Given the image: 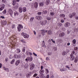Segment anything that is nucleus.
<instances>
[{
  "label": "nucleus",
  "instance_id": "nucleus-1",
  "mask_svg": "<svg viewBox=\"0 0 78 78\" xmlns=\"http://www.w3.org/2000/svg\"><path fill=\"white\" fill-rule=\"evenodd\" d=\"M18 25L19 26L17 27L18 30V31H21V28H23V26H22V25L20 24H19Z\"/></svg>",
  "mask_w": 78,
  "mask_h": 78
},
{
  "label": "nucleus",
  "instance_id": "nucleus-2",
  "mask_svg": "<svg viewBox=\"0 0 78 78\" xmlns=\"http://www.w3.org/2000/svg\"><path fill=\"white\" fill-rule=\"evenodd\" d=\"M1 7L0 8V11H2L3 9H4L5 7V5L4 4H2L1 5Z\"/></svg>",
  "mask_w": 78,
  "mask_h": 78
},
{
  "label": "nucleus",
  "instance_id": "nucleus-3",
  "mask_svg": "<svg viewBox=\"0 0 78 78\" xmlns=\"http://www.w3.org/2000/svg\"><path fill=\"white\" fill-rule=\"evenodd\" d=\"M8 12L9 14L10 15H11V16L12 17H14V16H13V15L12 14H13V13H12V10H11V9H9L8 10Z\"/></svg>",
  "mask_w": 78,
  "mask_h": 78
},
{
  "label": "nucleus",
  "instance_id": "nucleus-4",
  "mask_svg": "<svg viewBox=\"0 0 78 78\" xmlns=\"http://www.w3.org/2000/svg\"><path fill=\"white\" fill-rule=\"evenodd\" d=\"M35 67V65L34 64H32L30 66V70H33L34 67Z\"/></svg>",
  "mask_w": 78,
  "mask_h": 78
},
{
  "label": "nucleus",
  "instance_id": "nucleus-5",
  "mask_svg": "<svg viewBox=\"0 0 78 78\" xmlns=\"http://www.w3.org/2000/svg\"><path fill=\"white\" fill-rule=\"evenodd\" d=\"M31 72H29L27 74L26 77L27 78H30V76H31Z\"/></svg>",
  "mask_w": 78,
  "mask_h": 78
},
{
  "label": "nucleus",
  "instance_id": "nucleus-6",
  "mask_svg": "<svg viewBox=\"0 0 78 78\" xmlns=\"http://www.w3.org/2000/svg\"><path fill=\"white\" fill-rule=\"evenodd\" d=\"M19 64H20V60H18L16 62L15 65V66H19Z\"/></svg>",
  "mask_w": 78,
  "mask_h": 78
},
{
  "label": "nucleus",
  "instance_id": "nucleus-7",
  "mask_svg": "<svg viewBox=\"0 0 78 78\" xmlns=\"http://www.w3.org/2000/svg\"><path fill=\"white\" fill-rule=\"evenodd\" d=\"M44 3H45V2H44L40 3L39 6H41V7L44 6Z\"/></svg>",
  "mask_w": 78,
  "mask_h": 78
},
{
  "label": "nucleus",
  "instance_id": "nucleus-8",
  "mask_svg": "<svg viewBox=\"0 0 78 78\" xmlns=\"http://www.w3.org/2000/svg\"><path fill=\"white\" fill-rule=\"evenodd\" d=\"M34 6L35 8H37L38 7V3L37 2H35L34 3Z\"/></svg>",
  "mask_w": 78,
  "mask_h": 78
},
{
  "label": "nucleus",
  "instance_id": "nucleus-9",
  "mask_svg": "<svg viewBox=\"0 0 78 78\" xmlns=\"http://www.w3.org/2000/svg\"><path fill=\"white\" fill-rule=\"evenodd\" d=\"M70 25V23L69 22H67L65 24V27H68Z\"/></svg>",
  "mask_w": 78,
  "mask_h": 78
},
{
  "label": "nucleus",
  "instance_id": "nucleus-10",
  "mask_svg": "<svg viewBox=\"0 0 78 78\" xmlns=\"http://www.w3.org/2000/svg\"><path fill=\"white\" fill-rule=\"evenodd\" d=\"M47 20H45L43 21L42 23H41L42 25H44L45 24H46L47 23Z\"/></svg>",
  "mask_w": 78,
  "mask_h": 78
},
{
  "label": "nucleus",
  "instance_id": "nucleus-11",
  "mask_svg": "<svg viewBox=\"0 0 78 78\" xmlns=\"http://www.w3.org/2000/svg\"><path fill=\"white\" fill-rule=\"evenodd\" d=\"M29 37V35L28 34H26L24 35V37L26 39H27Z\"/></svg>",
  "mask_w": 78,
  "mask_h": 78
},
{
  "label": "nucleus",
  "instance_id": "nucleus-12",
  "mask_svg": "<svg viewBox=\"0 0 78 78\" xmlns=\"http://www.w3.org/2000/svg\"><path fill=\"white\" fill-rule=\"evenodd\" d=\"M65 34L64 33H61L59 35V37H62L64 36Z\"/></svg>",
  "mask_w": 78,
  "mask_h": 78
},
{
  "label": "nucleus",
  "instance_id": "nucleus-13",
  "mask_svg": "<svg viewBox=\"0 0 78 78\" xmlns=\"http://www.w3.org/2000/svg\"><path fill=\"white\" fill-rule=\"evenodd\" d=\"M67 54V52L66 51H63V52L62 53V55H63V56H65Z\"/></svg>",
  "mask_w": 78,
  "mask_h": 78
},
{
  "label": "nucleus",
  "instance_id": "nucleus-14",
  "mask_svg": "<svg viewBox=\"0 0 78 78\" xmlns=\"http://www.w3.org/2000/svg\"><path fill=\"white\" fill-rule=\"evenodd\" d=\"M49 3H50V0H46V4L48 5H49Z\"/></svg>",
  "mask_w": 78,
  "mask_h": 78
},
{
  "label": "nucleus",
  "instance_id": "nucleus-15",
  "mask_svg": "<svg viewBox=\"0 0 78 78\" xmlns=\"http://www.w3.org/2000/svg\"><path fill=\"white\" fill-rule=\"evenodd\" d=\"M42 43L43 44H42V45H43V47H44V48H46V46L45 45V42L44 41H43Z\"/></svg>",
  "mask_w": 78,
  "mask_h": 78
},
{
  "label": "nucleus",
  "instance_id": "nucleus-16",
  "mask_svg": "<svg viewBox=\"0 0 78 78\" xmlns=\"http://www.w3.org/2000/svg\"><path fill=\"white\" fill-rule=\"evenodd\" d=\"M48 12V11H47V10H46L43 11L42 12V14H47V13Z\"/></svg>",
  "mask_w": 78,
  "mask_h": 78
},
{
  "label": "nucleus",
  "instance_id": "nucleus-17",
  "mask_svg": "<svg viewBox=\"0 0 78 78\" xmlns=\"http://www.w3.org/2000/svg\"><path fill=\"white\" fill-rule=\"evenodd\" d=\"M75 51H73L72 53L70 55V57L74 56H73V55L74 54H75Z\"/></svg>",
  "mask_w": 78,
  "mask_h": 78
},
{
  "label": "nucleus",
  "instance_id": "nucleus-18",
  "mask_svg": "<svg viewBox=\"0 0 78 78\" xmlns=\"http://www.w3.org/2000/svg\"><path fill=\"white\" fill-rule=\"evenodd\" d=\"M3 69L4 70H5V71H7V72H8L9 71V69L8 68H5V67H3Z\"/></svg>",
  "mask_w": 78,
  "mask_h": 78
},
{
  "label": "nucleus",
  "instance_id": "nucleus-19",
  "mask_svg": "<svg viewBox=\"0 0 78 78\" xmlns=\"http://www.w3.org/2000/svg\"><path fill=\"white\" fill-rule=\"evenodd\" d=\"M28 60L29 61H32V60H33L32 57H30L29 58H28Z\"/></svg>",
  "mask_w": 78,
  "mask_h": 78
},
{
  "label": "nucleus",
  "instance_id": "nucleus-20",
  "mask_svg": "<svg viewBox=\"0 0 78 78\" xmlns=\"http://www.w3.org/2000/svg\"><path fill=\"white\" fill-rule=\"evenodd\" d=\"M66 15L64 14H60V17H64Z\"/></svg>",
  "mask_w": 78,
  "mask_h": 78
},
{
  "label": "nucleus",
  "instance_id": "nucleus-21",
  "mask_svg": "<svg viewBox=\"0 0 78 78\" xmlns=\"http://www.w3.org/2000/svg\"><path fill=\"white\" fill-rule=\"evenodd\" d=\"M23 12H26L27 11V8L26 7H24L23 8Z\"/></svg>",
  "mask_w": 78,
  "mask_h": 78
},
{
  "label": "nucleus",
  "instance_id": "nucleus-22",
  "mask_svg": "<svg viewBox=\"0 0 78 78\" xmlns=\"http://www.w3.org/2000/svg\"><path fill=\"white\" fill-rule=\"evenodd\" d=\"M16 1L15 0H13L12 1V5L13 6H14L16 5Z\"/></svg>",
  "mask_w": 78,
  "mask_h": 78
},
{
  "label": "nucleus",
  "instance_id": "nucleus-23",
  "mask_svg": "<svg viewBox=\"0 0 78 78\" xmlns=\"http://www.w3.org/2000/svg\"><path fill=\"white\" fill-rule=\"evenodd\" d=\"M62 68H61L60 69V71H64V67H63V66H62L61 67Z\"/></svg>",
  "mask_w": 78,
  "mask_h": 78
},
{
  "label": "nucleus",
  "instance_id": "nucleus-24",
  "mask_svg": "<svg viewBox=\"0 0 78 78\" xmlns=\"http://www.w3.org/2000/svg\"><path fill=\"white\" fill-rule=\"evenodd\" d=\"M19 11L20 12H22V8L21 7H20L19 9Z\"/></svg>",
  "mask_w": 78,
  "mask_h": 78
},
{
  "label": "nucleus",
  "instance_id": "nucleus-25",
  "mask_svg": "<svg viewBox=\"0 0 78 78\" xmlns=\"http://www.w3.org/2000/svg\"><path fill=\"white\" fill-rule=\"evenodd\" d=\"M72 15L74 17H75L76 16V14L75 13V12H73L72 14Z\"/></svg>",
  "mask_w": 78,
  "mask_h": 78
},
{
  "label": "nucleus",
  "instance_id": "nucleus-26",
  "mask_svg": "<svg viewBox=\"0 0 78 78\" xmlns=\"http://www.w3.org/2000/svg\"><path fill=\"white\" fill-rule=\"evenodd\" d=\"M44 70H42V69H41L40 71V74H42V73H44Z\"/></svg>",
  "mask_w": 78,
  "mask_h": 78
},
{
  "label": "nucleus",
  "instance_id": "nucleus-27",
  "mask_svg": "<svg viewBox=\"0 0 78 78\" xmlns=\"http://www.w3.org/2000/svg\"><path fill=\"white\" fill-rule=\"evenodd\" d=\"M48 34H50L51 35L52 34V33L51 32V31L50 30H49L48 31Z\"/></svg>",
  "mask_w": 78,
  "mask_h": 78
},
{
  "label": "nucleus",
  "instance_id": "nucleus-28",
  "mask_svg": "<svg viewBox=\"0 0 78 78\" xmlns=\"http://www.w3.org/2000/svg\"><path fill=\"white\" fill-rule=\"evenodd\" d=\"M14 62H15V59H13L11 62V64H12L14 63Z\"/></svg>",
  "mask_w": 78,
  "mask_h": 78
},
{
  "label": "nucleus",
  "instance_id": "nucleus-29",
  "mask_svg": "<svg viewBox=\"0 0 78 78\" xmlns=\"http://www.w3.org/2000/svg\"><path fill=\"white\" fill-rule=\"evenodd\" d=\"M70 57L71 61H73V60H74V59H75V56H72Z\"/></svg>",
  "mask_w": 78,
  "mask_h": 78
},
{
  "label": "nucleus",
  "instance_id": "nucleus-30",
  "mask_svg": "<svg viewBox=\"0 0 78 78\" xmlns=\"http://www.w3.org/2000/svg\"><path fill=\"white\" fill-rule=\"evenodd\" d=\"M78 57H76L75 59V61H74V62H77V61H78Z\"/></svg>",
  "mask_w": 78,
  "mask_h": 78
},
{
  "label": "nucleus",
  "instance_id": "nucleus-31",
  "mask_svg": "<svg viewBox=\"0 0 78 78\" xmlns=\"http://www.w3.org/2000/svg\"><path fill=\"white\" fill-rule=\"evenodd\" d=\"M73 44H76V40L75 39H74L73 41Z\"/></svg>",
  "mask_w": 78,
  "mask_h": 78
},
{
  "label": "nucleus",
  "instance_id": "nucleus-32",
  "mask_svg": "<svg viewBox=\"0 0 78 78\" xmlns=\"http://www.w3.org/2000/svg\"><path fill=\"white\" fill-rule=\"evenodd\" d=\"M19 58V57H18V55H17L16 54H15L14 56V58Z\"/></svg>",
  "mask_w": 78,
  "mask_h": 78
},
{
  "label": "nucleus",
  "instance_id": "nucleus-33",
  "mask_svg": "<svg viewBox=\"0 0 78 78\" xmlns=\"http://www.w3.org/2000/svg\"><path fill=\"white\" fill-rule=\"evenodd\" d=\"M71 32V30L70 29H68V32H67V34H70V33Z\"/></svg>",
  "mask_w": 78,
  "mask_h": 78
},
{
  "label": "nucleus",
  "instance_id": "nucleus-34",
  "mask_svg": "<svg viewBox=\"0 0 78 78\" xmlns=\"http://www.w3.org/2000/svg\"><path fill=\"white\" fill-rule=\"evenodd\" d=\"M28 67V64H26L25 65V68L26 69H27Z\"/></svg>",
  "mask_w": 78,
  "mask_h": 78
},
{
  "label": "nucleus",
  "instance_id": "nucleus-35",
  "mask_svg": "<svg viewBox=\"0 0 78 78\" xmlns=\"http://www.w3.org/2000/svg\"><path fill=\"white\" fill-rule=\"evenodd\" d=\"M58 25L59 27H61L62 26V23H58Z\"/></svg>",
  "mask_w": 78,
  "mask_h": 78
},
{
  "label": "nucleus",
  "instance_id": "nucleus-36",
  "mask_svg": "<svg viewBox=\"0 0 78 78\" xmlns=\"http://www.w3.org/2000/svg\"><path fill=\"white\" fill-rule=\"evenodd\" d=\"M38 75V74L37 73H35L33 76V77H36V76H37Z\"/></svg>",
  "mask_w": 78,
  "mask_h": 78
},
{
  "label": "nucleus",
  "instance_id": "nucleus-37",
  "mask_svg": "<svg viewBox=\"0 0 78 78\" xmlns=\"http://www.w3.org/2000/svg\"><path fill=\"white\" fill-rule=\"evenodd\" d=\"M42 18L41 16H38V20H42Z\"/></svg>",
  "mask_w": 78,
  "mask_h": 78
},
{
  "label": "nucleus",
  "instance_id": "nucleus-38",
  "mask_svg": "<svg viewBox=\"0 0 78 78\" xmlns=\"http://www.w3.org/2000/svg\"><path fill=\"white\" fill-rule=\"evenodd\" d=\"M21 42H22V43H26V42L25 41L23 40H22V39L21 40Z\"/></svg>",
  "mask_w": 78,
  "mask_h": 78
},
{
  "label": "nucleus",
  "instance_id": "nucleus-39",
  "mask_svg": "<svg viewBox=\"0 0 78 78\" xmlns=\"http://www.w3.org/2000/svg\"><path fill=\"white\" fill-rule=\"evenodd\" d=\"M34 19V17H32L30 18V20L31 22H32V21H33Z\"/></svg>",
  "mask_w": 78,
  "mask_h": 78
},
{
  "label": "nucleus",
  "instance_id": "nucleus-40",
  "mask_svg": "<svg viewBox=\"0 0 78 78\" xmlns=\"http://www.w3.org/2000/svg\"><path fill=\"white\" fill-rule=\"evenodd\" d=\"M51 16H54V12H50V13Z\"/></svg>",
  "mask_w": 78,
  "mask_h": 78
},
{
  "label": "nucleus",
  "instance_id": "nucleus-41",
  "mask_svg": "<svg viewBox=\"0 0 78 78\" xmlns=\"http://www.w3.org/2000/svg\"><path fill=\"white\" fill-rule=\"evenodd\" d=\"M6 9L4 10V11L2 13L3 14H6Z\"/></svg>",
  "mask_w": 78,
  "mask_h": 78
},
{
  "label": "nucleus",
  "instance_id": "nucleus-42",
  "mask_svg": "<svg viewBox=\"0 0 78 78\" xmlns=\"http://www.w3.org/2000/svg\"><path fill=\"white\" fill-rule=\"evenodd\" d=\"M51 19V17H48L47 18V19L48 20H50Z\"/></svg>",
  "mask_w": 78,
  "mask_h": 78
},
{
  "label": "nucleus",
  "instance_id": "nucleus-43",
  "mask_svg": "<svg viewBox=\"0 0 78 78\" xmlns=\"http://www.w3.org/2000/svg\"><path fill=\"white\" fill-rule=\"evenodd\" d=\"M7 23V22L6 21H5L3 22V25H6Z\"/></svg>",
  "mask_w": 78,
  "mask_h": 78
},
{
  "label": "nucleus",
  "instance_id": "nucleus-44",
  "mask_svg": "<svg viewBox=\"0 0 78 78\" xmlns=\"http://www.w3.org/2000/svg\"><path fill=\"white\" fill-rule=\"evenodd\" d=\"M17 14H18V13L17 12H14V15L15 16H16V15H17Z\"/></svg>",
  "mask_w": 78,
  "mask_h": 78
},
{
  "label": "nucleus",
  "instance_id": "nucleus-45",
  "mask_svg": "<svg viewBox=\"0 0 78 78\" xmlns=\"http://www.w3.org/2000/svg\"><path fill=\"white\" fill-rule=\"evenodd\" d=\"M69 17L70 18H72L73 17V16L72 15H72L70 14L69 15Z\"/></svg>",
  "mask_w": 78,
  "mask_h": 78
},
{
  "label": "nucleus",
  "instance_id": "nucleus-46",
  "mask_svg": "<svg viewBox=\"0 0 78 78\" xmlns=\"http://www.w3.org/2000/svg\"><path fill=\"white\" fill-rule=\"evenodd\" d=\"M42 34L43 36H44V35H45V32H44V31L43 30L42 31Z\"/></svg>",
  "mask_w": 78,
  "mask_h": 78
},
{
  "label": "nucleus",
  "instance_id": "nucleus-47",
  "mask_svg": "<svg viewBox=\"0 0 78 78\" xmlns=\"http://www.w3.org/2000/svg\"><path fill=\"white\" fill-rule=\"evenodd\" d=\"M17 50L18 51V53H20V49H17Z\"/></svg>",
  "mask_w": 78,
  "mask_h": 78
},
{
  "label": "nucleus",
  "instance_id": "nucleus-48",
  "mask_svg": "<svg viewBox=\"0 0 78 78\" xmlns=\"http://www.w3.org/2000/svg\"><path fill=\"white\" fill-rule=\"evenodd\" d=\"M45 70L46 71L47 73H49V71L48 70V69H45Z\"/></svg>",
  "mask_w": 78,
  "mask_h": 78
},
{
  "label": "nucleus",
  "instance_id": "nucleus-49",
  "mask_svg": "<svg viewBox=\"0 0 78 78\" xmlns=\"http://www.w3.org/2000/svg\"><path fill=\"white\" fill-rule=\"evenodd\" d=\"M41 13H42L41 12H39L37 13V14L38 15H41Z\"/></svg>",
  "mask_w": 78,
  "mask_h": 78
},
{
  "label": "nucleus",
  "instance_id": "nucleus-50",
  "mask_svg": "<svg viewBox=\"0 0 78 78\" xmlns=\"http://www.w3.org/2000/svg\"><path fill=\"white\" fill-rule=\"evenodd\" d=\"M23 52H25V48L24 47L23 48Z\"/></svg>",
  "mask_w": 78,
  "mask_h": 78
},
{
  "label": "nucleus",
  "instance_id": "nucleus-51",
  "mask_svg": "<svg viewBox=\"0 0 78 78\" xmlns=\"http://www.w3.org/2000/svg\"><path fill=\"white\" fill-rule=\"evenodd\" d=\"M12 28H14V27H15V25H14V24H12Z\"/></svg>",
  "mask_w": 78,
  "mask_h": 78
},
{
  "label": "nucleus",
  "instance_id": "nucleus-52",
  "mask_svg": "<svg viewBox=\"0 0 78 78\" xmlns=\"http://www.w3.org/2000/svg\"><path fill=\"white\" fill-rule=\"evenodd\" d=\"M62 30L63 31H65V30H66V28H65V27H62Z\"/></svg>",
  "mask_w": 78,
  "mask_h": 78
},
{
  "label": "nucleus",
  "instance_id": "nucleus-53",
  "mask_svg": "<svg viewBox=\"0 0 78 78\" xmlns=\"http://www.w3.org/2000/svg\"><path fill=\"white\" fill-rule=\"evenodd\" d=\"M66 67L68 69H70V67L68 66H66Z\"/></svg>",
  "mask_w": 78,
  "mask_h": 78
},
{
  "label": "nucleus",
  "instance_id": "nucleus-54",
  "mask_svg": "<svg viewBox=\"0 0 78 78\" xmlns=\"http://www.w3.org/2000/svg\"><path fill=\"white\" fill-rule=\"evenodd\" d=\"M33 55L32 53H31V52H29V53L28 56H29V55H30V56H31V55Z\"/></svg>",
  "mask_w": 78,
  "mask_h": 78
},
{
  "label": "nucleus",
  "instance_id": "nucleus-55",
  "mask_svg": "<svg viewBox=\"0 0 78 78\" xmlns=\"http://www.w3.org/2000/svg\"><path fill=\"white\" fill-rule=\"evenodd\" d=\"M15 7L16 8H18V7H19V4H18L17 5H16Z\"/></svg>",
  "mask_w": 78,
  "mask_h": 78
},
{
  "label": "nucleus",
  "instance_id": "nucleus-56",
  "mask_svg": "<svg viewBox=\"0 0 78 78\" xmlns=\"http://www.w3.org/2000/svg\"><path fill=\"white\" fill-rule=\"evenodd\" d=\"M35 18H36V19L37 20H38V19H39V16H36Z\"/></svg>",
  "mask_w": 78,
  "mask_h": 78
},
{
  "label": "nucleus",
  "instance_id": "nucleus-57",
  "mask_svg": "<svg viewBox=\"0 0 78 78\" xmlns=\"http://www.w3.org/2000/svg\"><path fill=\"white\" fill-rule=\"evenodd\" d=\"M33 54L34 56H37V55L34 52H33Z\"/></svg>",
  "mask_w": 78,
  "mask_h": 78
},
{
  "label": "nucleus",
  "instance_id": "nucleus-58",
  "mask_svg": "<svg viewBox=\"0 0 78 78\" xmlns=\"http://www.w3.org/2000/svg\"><path fill=\"white\" fill-rule=\"evenodd\" d=\"M51 41L53 43H54V44L55 43V41H53V39H51Z\"/></svg>",
  "mask_w": 78,
  "mask_h": 78
},
{
  "label": "nucleus",
  "instance_id": "nucleus-59",
  "mask_svg": "<svg viewBox=\"0 0 78 78\" xmlns=\"http://www.w3.org/2000/svg\"><path fill=\"white\" fill-rule=\"evenodd\" d=\"M75 18L76 20H78V16H75Z\"/></svg>",
  "mask_w": 78,
  "mask_h": 78
},
{
  "label": "nucleus",
  "instance_id": "nucleus-60",
  "mask_svg": "<svg viewBox=\"0 0 78 78\" xmlns=\"http://www.w3.org/2000/svg\"><path fill=\"white\" fill-rule=\"evenodd\" d=\"M2 3H5L6 2V0H2Z\"/></svg>",
  "mask_w": 78,
  "mask_h": 78
},
{
  "label": "nucleus",
  "instance_id": "nucleus-61",
  "mask_svg": "<svg viewBox=\"0 0 78 78\" xmlns=\"http://www.w3.org/2000/svg\"><path fill=\"white\" fill-rule=\"evenodd\" d=\"M61 22L62 23H63L64 22V20H61Z\"/></svg>",
  "mask_w": 78,
  "mask_h": 78
},
{
  "label": "nucleus",
  "instance_id": "nucleus-62",
  "mask_svg": "<svg viewBox=\"0 0 78 78\" xmlns=\"http://www.w3.org/2000/svg\"><path fill=\"white\" fill-rule=\"evenodd\" d=\"M5 61L6 62H7L8 61V59L7 58H6L5 59Z\"/></svg>",
  "mask_w": 78,
  "mask_h": 78
},
{
  "label": "nucleus",
  "instance_id": "nucleus-63",
  "mask_svg": "<svg viewBox=\"0 0 78 78\" xmlns=\"http://www.w3.org/2000/svg\"><path fill=\"white\" fill-rule=\"evenodd\" d=\"M26 55H28H28H29V53H28V51H27L26 52Z\"/></svg>",
  "mask_w": 78,
  "mask_h": 78
},
{
  "label": "nucleus",
  "instance_id": "nucleus-64",
  "mask_svg": "<svg viewBox=\"0 0 78 78\" xmlns=\"http://www.w3.org/2000/svg\"><path fill=\"white\" fill-rule=\"evenodd\" d=\"M49 78V75H47V76L46 77V78Z\"/></svg>",
  "mask_w": 78,
  "mask_h": 78
}]
</instances>
